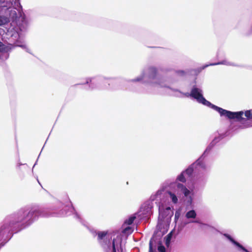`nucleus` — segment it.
<instances>
[{"mask_svg":"<svg viewBox=\"0 0 252 252\" xmlns=\"http://www.w3.org/2000/svg\"><path fill=\"white\" fill-rule=\"evenodd\" d=\"M69 212L80 221V215L75 212L73 206L64 205L60 201L51 208H44L37 205L21 208L7 216L0 223V249L10 240L13 233L27 228L39 217H63L70 215Z\"/></svg>","mask_w":252,"mask_h":252,"instance_id":"1","label":"nucleus"},{"mask_svg":"<svg viewBox=\"0 0 252 252\" xmlns=\"http://www.w3.org/2000/svg\"><path fill=\"white\" fill-rule=\"evenodd\" d=\"M30 20L21 10L13 6V2L9 0H0V26L10 23L12 29L6 33V38L8 39L7 45L0 41V60H6L9 56V52L16 47H19L31 53L30 50L25 44L24 38L27 32Z\"/></svg>","mask_w":252,"mask_h":252,"instance_id":"2","label":"nucleus"},{"mask_svg":"<svg viewBox=\"0 0 252 252\" xmlns=\"http://www.w3.org/2000/svg\"><path fill=\"white\" fill-rule=\"evenodd\" d=\"M127 82L128 83L139 82L147 85L150 88L146 91V93L148 94L153 93L152 91L149 90H152L153 88H167L173 92L171 95L177 97L185 96V93L178 89L170 88L168 85L173 83V81L170 78L160 75L158 73V69L153 66L145 68L140 75L135 79L128 80Z\"/></svg>","mask_w":252,"mask_h":252,"instance_id":"3","label":"nucleus"},{"mask_svg":"<svg viewBox=\"0 0 252 252\" xmlns=\"http://www.w3.org/2000/svg\"><path fill=\"white\" fill-rule=\"evenodd\" d=\"M210 168L211 166L208 163L199 158L186 170L182 171L177 176L176 180L185 183L189 178L196 186H203L207 182Z\"/></svg>","mask_w":252,"mask_h":252,"instance_id":"4","label":"nucleus"},{"mask_svg":"<svg viewBox=\"0 0 252 252\" xmlns=\"http://www.w3.org/2000/svg\"><path fill=\"white\" fill-rule=\"evenodd\" d=\"M190 191L183 184L176 182L170 184L169 189H158L156 193L151 195V199L157 200L162 203L166 204L170 200L174 204L178 202V199L183 196H188Z\"/></svg>","mask_w":252,"mask_h":252,"instance_id":"5","label":"nucleus"},{"mask_svg":"<svg viewBox=\"0 0 252 252\" xmlns=\"http://www.w3.org/2000/svg\"><path fill=\"white\" fill-rule=\"evenodd\" d=\"M185 96L191 97L196 101L204 105L207 106L218 112L221 117H225L228 119L239 118L242 114V112H233L222 108L219 107L206 100L203 96V90L201 87L194 85L190 93H185Z\"/></svg>","mask_w":252,"mask_h":252,"instance_id":"6","label":"nucleus"},{"mask_svg":"<svg viewBox=\"0 0 252 252\" xmlns=\"http://www.w3.org/2000/svg\"><path fill=\"white\" fill-rule=\"evenodd\" d=\"M94 236L97 235V240L102 246L105 252H123L122 247V238L120 234H117L116 237H114L111 242L110 236L107 231H99L97 232L93 229L91 230Z\"/></svg>","mask_w":252,"mask_h":252,"instance_id":"7","label":"nucleus"},{"mask_svg":"<svg viewBox=\"0 0 252 252\" xmlns=\"http://www.w3.org/2000/svg\"><path fill=\"white\" fill-rule=\"evenodd\" d=\"M117 80L110 78H106L102 76H97L86 79L85 84H88L89 89L91 90L98 89H108L110 83L118 82Z\"/></svg>","mask_w":252,"mask_h":252,"instance_id":"8","label":"nucleus"},{"mask_svg":"<svg viewBox=\"0 0 252 252\" xmlns=\"http://www.w3.org/2000/svg\"><path fill=\"white\" fill-rule=\"evenodd\" d=\"M158 206L159 216L157 227H159L163 221H169L173 215V208L161 202H156Z\"/></svg>","mask_w":252,"mask_h":252,"instance_id":"9","label":"nucleus"},{"mask_svg":"<svg viewBox=\"0 0 252 252\" xmlns=\"http://www.w3.org/2000/svg\"><path fill=\"white\" fill-rule=\"evenodd\" d=\"M226 135V133L224 131L218 130L215 132L212 135V140L211 142L207 147L206 150L204 151L202 155L199 157V158H201L202 160H204L206 163H208L207 160V157L208 155L213 148V147L218 143H219Z\"/></svg>","mask_w":252,"mask_h":252,"instance_id":"10","label":"nucleus"},{"mask_svg":"<svg viewBox=\"0 0 252 252\" xmlns=\"http://www.w3.org/2000/svg\"><path fill=\"white\" fill-rule=\"evenodd\" d=\"M156 201V202H159V201H157V200H152L151 199V196L149 200L146 201L142 206L140 208V212L141 214L143 215V218H149L152 214V209L153 207V201Z\"/></svg>","mask_w":252,"mask_h":252,"instance_id":"11","label":"nucleus"},{"mask_svg":"<svg viewBox=\"0 0 252 252\" xmlns=\"http://www.w3.org/2000/svg\"><path fill=\"white\" fill-rule=\"evenodd\" d=\"M238 112H242V114L241 115V117L239 118H232L231 119H236L238 121H244L245 124H247L246 126L249 127L250 126H252V125H251L250 124H248V121L252 119V109L247 110L245 112V116L246 117L247 119L243 118L242 117V116L244 114V112L243 111H239Z\"/></svg>","mask_w":252,"mask_h":252,"instance_id":"12","label":"nucleus"},{"mask_svg":"<svg viewBox=\"0 0 252 252\" xmlns=\"http://www.w3.org/2000/svg\"><path fill=\"white\" fill-rule=\"evenodd\" d=\"M219 64H224L228 66H235V65L230 62L227 61L226 60H223L222 61L216 63H211L210 64H206L204 66H203L202 69H204L205 68L210 66V65H219Z\"/></svg>","mask_w":252,"mask_h":252,"instance_id":"13","label":"nucleus"},{"mask_svg":"<svg viewBox=\"0 0 252 252\" xmlns=\"http://www.w3.org/2000/svg\"><path fill=\"white\" fill-rule=\"evenodd\" d=\"M136 218V217L135 214L131 215L128 219L125 220L124 225L131 224L133 222Z\"/></svg>","mask_w":252,"mask_h":252,"instance_id":"14","label":"nucleus"},{"mask_svg":"<svg viewBox=\"0 0 252 252\" xmlns=\"http://www.w3.org/2000/svg\"><path fill=\"white\" fill-rule=\"evenodd\" d=\"M196 217V213L193 210L189 211L186 214V217L187 219H195Z\"/></svg>","mask_w":252,"mask_h":252,"instance_id":"15","label":"nucleus"},{"mask_svg":"<svg viewBox=\"0 0 252 252\" xmlns=\"http://www.w3.org/2000/svg\"><path fill=\"white\" fill-rule=\"evenodd\" d=\"M133 231V228L131 226H128L123 229V230H122V233L128 235L132 233Z\"/></svg>","mask_w":252,"mask_h":252,"instance_id":"16","label":"nucleus"},{"mask_svg":"<svg viewBox=\"0 0 252 252\" xmlns=\"http://www.w3.org/2000/svg\"><path fill=\"white\" fill-rule=\"evenodd\" d=\"M172 237V232H170L165 237V245H166V246L168 247L169 245H170Z\"/></svg>","mask_w":252,"mask_h":252,"instance_id":"17","label":"nucleus"},{"mask_svg":"<svg viewBox=\"0 0 252 252\" xmlns=\"http://www.w3.org/2000/svg\"><path fill=\"white\" fill-rule=\"evenodd\" d=\"M186 74V71L183 70H176L175 72V75L178 76H185Z\"/></svg>","mask_w":252,"mask_h":252,"instance_id":"18","label":"nucleus"},{"mask_svg":"<svg viewBox=\"0 0 252 252\" xmlns=\"http://www.w3.org/2000/svg\"><path fill=\"white\" fill-rule=\"evenodd\" d=\"M158 250L159 252H165V248L161 244H159Z\"/></svg>","mask_w":252,"mask_h":252,"instance_id":"19","label":"nucleus"},{"mask_svg":"<svg viewBox=\"0 0 252 252\" xmlns=\"http://www.w3.org/2000/svg\"><path fill=\"white\" fill-rule=\"evenodd\" d=\"M149 252H154L153 247H152V242L151 240L149 243Z\"/></svg>","mask_w":252,"mask_h":252,"instance_id":"20","label":"nucleus"},{"mask_svg":"<svg viewBox=\"0 0 252 252\" xmlns=\"http://www.w3.org/2000/svg\"><path fill=\"white\" fill-rule=\"evenodd\" d=\"M15 3V4L17 3V4H19V5H20V9L22 8V7H21V6L20 5V3L19 2V0H16Z\"/></svg>","mask_w":252,"mask_h":252,"instance_id":"21","label":"nucleus"},{"mask_svg":"<svg viewBox=\"0 0 252 252\" xmlns=\"http://www.w3.org/2000/svg\"><path fill=\"white\" fill-rule=\"evenodd\" d=\"M190 222H195V223H199V221L198 220H192L189 222V223Z\"/></svg>","mask_w":252,"mask_h":252,"instance_id":"22","label":"nucleus"},{"mask_svg":"<svg viewBox=\"0 0 252 252\" xmlns=\"http://www.w3.org/2000/svg\"><path fill=\"white\" fill-rule=\"evenodd\" d=\"M22 165V163H17V167L18 168H19V167H20V166L21 165Z\"/></svg>","mask_w":252,"mask_h":252,"instance_id":"23","label":"nucleus"},{"mask_svg":"<svg viewBox=\"0 0 252 252\" xmlns=\"http://www.w3.org/2000/svg\"><path fill=\"white\" fill-rule=\"evenodd\" d=\"M175 219L178 218V216H177V213H175Z\"/></svg>","mask_w":252,"mask_h":252,"instance_id":"24","label":"nucleus"},{"mask_svg":"<svg viewBox=\"0 0 252 252\" xmlns=\"http://www.w3.org/2000/svg\"><path fill=\"white\" fill-rule=\"evenodd\" d=\"M35 164H36V163H35V164H34L33 165V167H34L35 166Z\"/></svg>","mask_w":252,"mask_h":252,"instance_id":"25","label":"nucleus"}]
</instances>
